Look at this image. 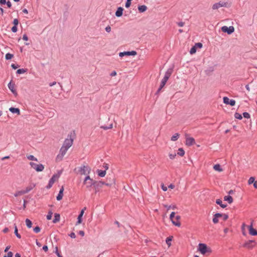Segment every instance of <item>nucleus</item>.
Wrapping results in <instances>:
<instances>
[{"instance_id": "obj_21", "label": "nucleus", "mask_w": 257, "mask_h": 257, "mask_svg": "<svg viewBox=\"0 0 257 257\" xmlns=\"http://www.w3.org/2000/svg\"><path fill=\"white\" fill-rule=\"evenodd\" d=\"M167 80L165 79V78H163V79L162 80L161 84L160 86V87L159 88L157 93H159L160 91L161 90V89L164 87V86L165 85L166 82H167Z\"/></svg>"}, {"instance_id": "obj_1", "label": "nucleus", "mask_w": 257, "mask_h": 257, "mask_svg": "<svg viewBox=\"0 0 257 257\" xmlns=\"http://www.w3.org/2000/svg\"><path fill=\"white\" fill-rule=\"evenodd\" d=\"M73 143V139L70 136V138L66 139L64 142L63 146L60 149V154L57 156V159H58L59 158L60 160L62 159L63 156L66 153L67 150L72 146Z\"/></svg>"}, {"instance_id": "obj_46", "label": "nucleus", "mask_w": 257, "mask_h": 257, "mask_svg": "<svg viewBox=\"0 0 257 257\" xmlns=\"http://www.w3.org/2000/svg\"><path fill=\"white\" fill-rule=\"evenodd\" d=\"M169 158L170 159L173 160L175 158V157L176 156V154L175 153H173V154H169Z\"/></svg>"}, {"instance_id": "obj_51", "label": "nucleus", "mask_w": 257, "mask_h": 257, "mask_svg": "<svg viewBox=\"0 0 257 257\" xmlns=\"http://www.w3.org/2000/svg\"><path fill=\"white\" fill-rule=\"evenodd\" d=\"M175 213L174 212H172L170 215V219H173L175 217Z\"/></svg>"}, {"instance_id": "obj_19", "label": "nucleus", "mask_w": 257, "mask_h": 257, "mask_svg": "<svg viewBox=\"0 0 257 257\" xmlns=\"http://www.w3.org/2000/svg\"><path fill=\"white\" fill-rule=\"evenodd\" d=\"M63 191H64V187L63 186H62L61 188L60 189L59 194L57 196V200L58 201L61 200L63 196Z\"/></svg>"}, {"instance_id": "obj_2", "label": "nucleus", "mask_w": 257, "mask_h": 257, "mask_svg": "<svg viewBox=\"0 0 257 257\" xmlns=\"http://www.w3.org/2000/svg\"><path fill=\"white\" fill-rule=\"evenodd\" d=\"M97 183V182L91 179L89 175H87L85 177L83 184L86 185V187L88 189L91 188L93 185H95Z\"/></svg>"}, {"instance_id": "obj_56", "label": "nucleus", "mask_w": 257, "mask_h": 257, "mask_svg": "<svg viewBox=\"0 0 257 257\" xmlns=\"http://www.w3.org/2000/svg\"><path fill=\"white\" fill-rule=\"evenodd\" d=\"M177 24L179 27H183V26H184L185 23H184V22H178L177 23Z\"/></svg>"}, {"instance_id": "obj_42", "label": "nucleus", "mask_w": 257, "mask_h": 257, "mask_svg": "<svg viewBox=\"0 0 257 257\" xmlns=\"http://www.w3.org/2000/svg\"><path fill=\"white\" fill-rule=\"evenodd\" d=\"M52 214H53V213L51 211H49L48 213V214L47 215V219L48 220H50L52 218Z\"/></svg>"}, {"instance_id": "obj_54", "label": "nucleus", "mask_w": 257, "mask_h": 257, "mask_svg": "<svg viewBox=\"0 0 257 257\" xmlns=\"http://www.w3.org/2000/svg\"><path fill=\"white\" fill-rule=\"evenodd\" d=\"M13 24H14V26H17L19 24V21L17 19H15L13 21Z\"/></svg>"}, {"instance_id": "obj_30", "label": "nucleus", "mask_w": 257, "mask_h": 257, "mask_svg": "<svg viewBox=\"0 0 257 257\" xmlns=\"http://www.w3.org/2000/svg\"><path fill=\"white\" fill-rule=\"evenodd\" d=\"M177 154L179 156H181V157L184 156V155H185V151L183 150V148H179L178 149Z\"/></svg>"}, {"instance_id": "obj_20", "label": "nucleus", "mask_w": 257, "mask_h": 257, "mask_svg": "<svg viewBox=\"0 0 257 257\" xmlns=\"http://www.w3.org/2000/svg\"><path fill=\"white\" fill-rule=\"evenodd\" d=\"M164 207L167 209V211H169L170 209L175 210L177 209V206L175 204H171L170 205H163Z\"/></svg>"}, {"instance_id": "obj_27", "label": "nucleus", "mask_w": 257, "mask_h": 257, "mask_svg": "<svg viewBox=\"0 0 257 257\" xmlns=\"http://www.w3.org/2000/svg\"><path fill=\"white\" fill-rule=\"evenodd\" d=\"M147 9V7L145 5H142L138 7L139 11L140 13H143L145 12Z\"/></svg>"}, {"instance_id": "obj_25", "label": "nucleus", "mask_w": 257, "mask_h": 257, "mask_svg": "<svg viewBox=\"0 0 257 257\" xmlns=\"http://www.w3.org/2000/svg\"><path fill=\"white\" fill-rule=\"evenodd\" d=\"M224 200L225 201H226L228 202V203L229 204H231L233 202V198L232 197L230 196V195H228V196H225L224 197Z\"/></svg>"}, {"instance_id": "obj_26", "label": "nucleus", "mask_w": 257, "mask_h": 257, "mask_svg": "<svg viewBox=\"0 0 257 257\" xmlns=\"http://www.w3.org/2000/svg\"><path fill=\"white\" fill-rule=\"evenodd\" d=\"M216 203L218 205H219L220 206V207H222V208H225L227 206V205L223 204L222 200L221 199H217L216 200Z\"/></svg>"}, {"instance_id": "obj_24", "label": "nucleus", "mask_w": 257, "mask_h": 257, "mask_svg": "<svg viewBox=\"0 0 257 257\" xmlns=\"http://www.w3.org/2000/svg\"><path fill=\"white\" fill-rule=\"evenodd\" d=\"M35 185L34 184H31L28 186H27L25 189H24L25 193H27L32 190L34 187Z\"/></svg>"}, {"instance_id": "obj_37", "label": "nucleus", "mask_w": 257, "mask_h": 257, "mask_svg": "<svg viewBox=\"0 0 257 257\" xmlns=\"http://www.w3.org/2000/svg\"><path fill=\"white\" fill-rule=\"evenodd\" d=\"M172 236H169L166 238V242L169 246L171 245V241L172 240Z\"/></svg>"}, {"instance_id": "obj_39", "label": "nucleus", "mask_w": 257, "mask_h": 257, "mask_svg": "<svg viewBox=\"0 0 257 257\" xmlns=\"http://www.w3.org/2000/svg\"><path fill=\"white\" fill-rule=\"evenodd\" d=\"M27 158L29 160H32V161H38V160L36 158H35L34 156L33 155H29L27 156Z\"/></svg>"}, {"instance_id": "obj_28", "label": "nucleus", "mask_w": 257, "mask_h": 257, "mask_svg": "<svg viewBox=\"0 0 257 257\" xmlns=\"http://www.w3.org/2000/svg\"><path fill=\"white\" fill-rule=\"evenodd\" d=\"M60 216L58 213H55L54 215V218L53 220V223H56L60 220Z\"/></svg>"}, {"instance_id": "obj_49", "label": "nucleus", "mask_w": 257, "mask_h": 257, "mask_svg": "<svg viewBox=\"0 0 257 257\" xmlns=\"http://www.w3.org/2000/svg\"><path fill=\"white\" fill-rule=\"evenodd\" d=\"M202 44L201 43H197L194 45V46H196V48H201L202 47Z\"/></svg>"}, {"instance_id": "obj_40", "label": "nucleus", "mask_w": 257, "mask_h": 257, "mask_svg": "<svg viewBox=\"0 0 257 257\" xmlns=\"http://www.w3.org/2000/svg\"><path fill=\"white\" fill-rule=\"evenodd\" d=\"M197 48H196V46L192 47L190 50V53L191 54H193L196 53Z\"/></svg>"}, {"instance_id": "obj_47", "label": "nucleus", "mask_w": 257, "mask_h": 257, "mask_svg": "<svg viewBox=\"0 0 257 257\" xmlns=\"http://www.w3.org/2000/svg\"><path fill=\"white\" fill-rule=\"evenodd\" d=\"M243 116L244 117H245L246 118H250V114L248 112H244L243 113Z\"/></svg>"}, {"instance_id": "obj_64", "label": "nucleus", "mask_w": 257, "mask_h": 257, "mask_svg": "<svg viewBox=\"0 0 257 257\" xmlns=\"http://www.w3.org/2000/svg\"><path fill=\"white\" fill-rule=\"evenodd\" d=\"M253 187L255 189H257V181H255L254 182V183H253Z\"/></svg>"}, {"instance_id": "obj_35", "label": "nucleus", "mask_w": 257, "mask_h": 257, "mask_svg": "<svg viewBox=\"0 0 257 257\" xmlns=\"http://www.w3.org/2000/svg\"><path fill=\"white\" fill-rule=\"evenodd\" d=\"M25 221H26V224L28 228H31L32 226V221L29 219H28V218H27L26 219Z\"/></svg>"}, {"instance_id": "obj_14", "label": "nucleus", "mask_w": 257, "mask_h": 257, "mask_svg": "<svg viewBox=\"0 0 257 257\" xmlns=\"http://www.w3.org/2000/svg\"><path fill=\"white\" fill-rule=\"evenodd\" d=\"M226 3L223 2H220L214 4L212 6L213 10H217L220 7H226Z\"/></svg>"}, {"instance_id": "obj_5", "label": "nucleus", "mask_w": 257, "mask_h": 257, "mask_svg": "<svg viewBox=\"0 0 257 257\" xmlns=\"http://www.w3.org/2000/svg\"><path fill=\"white\" fill-rule=\"evenodd\" d=\"M221 216H223V221L226 220L228 218V216L226 214H222L217 213L213 215L212 221L214 224H216L219 222V218Z\"/></svg>"}, {"instance_id": "obj_53", "label": "nucleus", "mask_w": 257, "mask_h": 257, "mask_svg": "<svg viewBox=\"0 0 257 257\" xmlns=\"http://www.w3.org/2000/svg\"><path fill=\"white\" fill-rule=\"evenodd\" d=\"M17 30H18L17 27L16 26H14L12 28V31L13 32L16 33V32H17Z\"/></svg>"}, {"instance_id": "obj_4", "label": "nucleus", "mask_w": 257, "mask_h": 257, "mask_svg": "<svg viewBox=\"0 0 257 257\" xmlns=\"http://www.w3.org/2000/svg\"><path fill=\"white\" fill-rule=\"evenodd\" d=\"M198 249L203 255L207 252L210 253L211 252V249L204 243H199Z\"/></svg>"}, {"instance_id": "obj_45", "label": "nucleus", "mask_w": 257, "mask_h": 257, "mask_svg": "<svg viewBox=\"0 0 257 257\" xmlns=\"http://www.w3.org/2000/svg\"><path fill=\"white\" fill-rule=\"evenodd\" d=\"M26 72V70L24 69H19L17 70V74H22Z\"/></svg>"}, {"instance_id": "obj_9", "label": "nucleus", "mask_w": 257, "mask_h": 257, "mask_svg": "<svg viewBox=\"0 0 257 257\" xmlns=\"http://www.w3.org/2000/svg\"><path fill=\"white\" fill-rule=\"evenodd\" d=\"M221 30L224 33H227L228 34H230L234 32V29L232 26H230L229 27H227V26H223L221 28Z\"/></svg>"}, {"instance_id": "obj_52", "label": "nucleus", "mask_w": 257, "mask_h": 257, "mask_svg": "<svg viewBox=\"0 0 257 257\" xmlns=\"http://www.w3.org/2000/svg\"><path fill=\"white\" fill-rule=\"evenodd\" d=\"M13 253L11 251L8 252L7 255H5L4 257H13Z\"/></svg>"}, {"instance_id": "obj_22", "label": "nucleus", "mask_w": 257, "mask_h": 257, "mask_svg": "<svg viewBox=\"0 0 257 257\" xmlns=\"http://www.w3.org/2000/svg\"><path fill=\"white\" fill-rule=\"evenodd\" d=\"M9 110L13 113H17L19 115L20 114V109L18 108L11 107Z\"/></svg>"}, {"instance_id": "obj_38", "label": "nucleus", "mask_w": 257, "mask_h": 257, "mask_svg": "<svg viewBox=\"0 0 257 257\" xmlns=\"http://www.w3.org/2000/svg\"><path fill=\"white\" fill-rule=\"evenodd\" d=\"M234 117L235 118L239 119V120H241L242 118V116L241 114L238 112L235 113Z\"/></svg>"}, {"instance_id": "obj_10", "label": "nucleus", "mask_w": 257, "mask_h": 257, "mask_svg": "<svg viewBox=\"0 0 257 257\" xmlns=\"http://www.w3.org/2000/svg\"><path fill=\"white\" fill-rule=\"evenodd\" d=\"M255 242L254 240H248L245 242L243 246L247 248H252L255 245Z\"/></svg>"}, {"instance_id": "obj_17", "label": "nucleus", "mask_w": 257, "mask_h": 257, "mask_svg": "<svg viewBox=\"0 0 257 257\" xmlns=\"http://www.w3.org/2000/svg\"><path fill=\"white\" fill-rule=\"evenodd\" d=\"M86 210V207H84L83 209H82L79 214V215L78 216L77 218V221L76 222V225L80 224L82 222V217L84 214V211Z\"/></svg>"}, {"instance_id": "obj_43", "label": "nucleus", "mask_w": 257, "mask_h": 257, "mask_svg": "<svg viewBox=\"0 0 257 257\" xmlns=\"http://www.w3.org/2000/svg\"><path fill=\"white\" fill-rule=\"evenodd\" d=\"M99 185H105L107 186H110V185L108 183H106L103 181H99L98 183H97V186H99Z\"/></svg>"}, {"instance_id": "obj_50", "label": "nucleus", "mask_w": 257, "mask_h": 257, "mask_svg": "<svg viewBox=\"0 0 257 257\" xmlns=\"http://www.w3.org/2000/svg\"><path fill=\"white\" fill-rule=\"evenodd\" d=\"M131 1L132 0H127V2L125 3V7L126 8H129L131 4Z\"/></svg>"}, {"instance_id": "obj_31", "label": "nucleus", "mask_w": 257, "mask_h": 257, "mask_svg": "<svg viewBox=\"0 0 257 257\" xmlns=\"http://www.w3.org/2000/svg\"><path fill=\"white\" fill-rule=\"evenodd\" d=\"M97 172L98 175L101 177H104L106 174V171L103 170H98Z\"/></svg>"}, {"instance_id": "obj_8", "label": "nucleus", "mask_w": 257, "mask_h": 257, "mask_svg": "<svg viewBox=\"0 0 257 257\" xmlns=\"http://www.w3.org/2000/svg\"><path fill=\"white\" fill-rule=\"evenodd\" d=\"M181 216L180 215H176L173 219H171L172 224L177 227H180L181 223L180 221Z\"/></svg>"}, {"instance_id": "obj_60", "label": "nucleus", "mask_w": 257, "mask_h": 257, "mask_svg": "<svg viewBox=\"0 0 257 257\" xmlns=\"http://www.w3.org/2000/svg\"><path fill=\"white\" fill-rule=\"evenodd\" d=\"M69 235L71 238H75L76 237L75 234L74 232H71Z\"/></svg>"}, {"instance_id": "obj_48", "label": "nucleus", "mask_w": 257, "mask_h": 257, "mask_svg": "<svg viewBox=\"0 0 257 257\" xmlns=\"http://www.w3.org/2000/svg\"><path fill=\"white\" fill-rule=\"evenodd\" d=\"M40 230H41V229H40V227H39V226H36L34 228V231L36 233L39 232L40 231Z\"/></svg>"}, {"instance_id": "obj_23", "label": "nucleus", "mask_w": 257, "mask_h": 257, "mask_svg": "<svg viewBox=\"0 0 257 257\" xmlns=\"http://www.w3.org/2000/svg\"><path fill=\"white\" fill-rule=\"evenodd\" d=\"M123 10V9L122 8H121V7L118 8L117 9L116 12H115L116 16L118 17L121 16L122 15Z\"/></svg>"}, {"instance_id": "obj_33", "label": "nucleus", "mask_w": 257, "mask_h": 257, "mask_svg": "<svg viewBox=\"0 0 257 257\" xmlns=\"http://www.w3.org/2000/svg\"><path fill=\"white\" fill-rule=\"evenodd\" d=\"M247 227L245 223H242V225H241V231H242V233L243 235L245 236L246 235V231H245V227Z\"/></svg>"}, {"instance_id": "obj_11", "label": "nucleus", "mask_w": 257, "mask_h": 257, "mask_svg": "<svg viewBox=\"0 0 257 257\" xmlns=\"http://www.w3.org/2000/svg\"><path fill=\"white\" fill-rule=\"evenodd\" d=\"M137 55V52L135 51H125L123 52H120L119 53V56L121 57L124 56H135Z\"/></svg>"}, {"instance_id": "obj_18", "label": "nucleus", "mask_w": 257, "mask_h": 257, "mask_svg": "<svg viewBox=\"0 0 257 257\" xmlns=\"http://www.w3.org/2000/svg\"><path fill=\"white\" fill-rule=\"evenodd\" d=\"M173 69L172 68H169L168 69L167 71L166 72L165 74V76L164 77V78L166 80H168L170 77L171 76V74L173 73Z\"/></svg>"}, {"instance_id": "obj_36", "label": "nucleus", "mask_w": 257, "mask_h": 257, "mask_svg": "<svg viewBox=\"0 0 257 257\" xmlns=\"http://www.w3.org/2000/svg\"><path fill=\"white\" fill-rule=\"evenodd\" d=\"M15 235L17 236V237L19 238H21V235L18 233V229L17 227V226L15 225V232H14Z\"/></svg>"}, {"instance_id": "obj_55", "label": "nucleus", "mask_w": 257, "mask_h": 257, "mask_svg": "<svg viewBox=\"0 0 257 257\" xmlns=\"http://www.w3.org/2000/svg\"><path fill=\"white\" fill-rule=\"evenodd\" d=\"M161 187H162V190L164 191H166L168 189L167 187L166 186H165L164 184L162 185Z\"/></svg>"}, {"instance_id": "obj_61", "label": "nucleus", "mask_w": 257, "mask_h": 257, "mask_svg": "<svg viewBox=\"0 0 257 257\" xmlns=\"http://www.w3.org/2000/svg\"><path fill=\"white\" fill-rule=\"evenodd\" d=\"M56 254H57V255L59 257H62V256L60 255L59 252H58V247H56Z\"/></svg>"}, {"instance_id": "obj_29", "label": "nucleus", "mask_w": 257, "mask_h": 257, "mask_svg": "<svg viewBox=\"0 0 257 257\" xmlns=\"http://www.w3.org/2000/svg\"><path fill=\"white\" fill-rule=\"evenodd\" d=\"M213 169L217 171L218 172H222L223 171L221 167V166L219 164H216L213 166Z\"/></svg>"}, {"instance_id": "obj_13", "label": "nucleus", "mask_w": 257, "mask_h": 257, "mask_svg": "<svg viewBox=\"0 0 257 257\" xmlns=\"http://www.w3.org/2000/svg\"><path fill=\"white\" fill-rule=\"evenodd\" d=\"M223 102L226 104H229L231 106H234L235 104V101L234 99H229L227 97H224L223 98Z\"/></svg>"}, {"instance_id": "obj_41", "label": "nucleus", "mask_w": 257, "mask_h": 257, "mask_svg": "<svg viewBox=\"0 0 257 257\" xmlns=\"http://www.w3.org/2000/svg\"><path fill=\"white\" fill-rule=\"evenodd\" d=\"M14 55L10 53H7L6 55V59L7 60H10L13 57Z\"/></svg>"}, {"instance_id": "obj_57", "label": "nucleus", "mask_w": 257, "mask_h": 257, "mask_svg": "<svg viewBox=\"0 0 257 257\" xmlns=\"http://www.w3.org/2000/svg\"><path fill=\"white\" fill-rule=\"evenodd\" d=\"M105 31L107 32H110V31H111V28L110 26H107L106 28H105Z\"/></svg>"}, {"instance_id": "obj_44", "label": "nucleus", "mask_w": 257, "mask_h": 257, "mask_svg": "<svg viewBox=\"0 0 257 257\" xmlns=\"http://www.w3.org/2000/svg\"><path fill=\"white\" fill-rule=\"evenodd\" d=\"M254 178L253 177H251L249 178V179L248 180V184H251L254 183Z\"/></svg>"}, {"instance_id": "obj_63", "label": "nucleus", "mask_w": 257, "mask_h": 257, "mask_svg": "<svg viewBox=\"0 0 257 257\" xmlns=\"http://www.w3.org/2000/svg\"><path fill=\"white\" fill-rule=\"evenodd\" d=\"M6 4L8 8H10L12 7V4L10 2L8 1L6 3Z\"/></svg>"}, {"instance_id": "obj_62", "label": "nucleus", "mask_w": 257, "mask_h": 257, "mask_svg": "<svg viewBox=\"0 0 257 257\" xmlns=\"http://www.w3.org/2000/svg\"><path fill=\"white\" fill-rule=\"evenodd\" d=\"M6 0H0V4L5 5L6 4Z\"/></svg>"}, {"instance_id": "obj_59", "label": "nucleus", "mask_w": 257, "mask_h": 257, "mask_svg": "<svg viewBox=\"0 0 257 257\" xmlns=\"http://www.w3.org/2000/svg\"><path fill=\"white\" fill-rule=\"evenodd\" d=\"M23 39L25 41H27L28 40V37L26 34H24L23 36Z\"/></svg>"}, {"instance_id": "obj_58", "label": "nucleus", "mask_w": 257, "mask_h": 257, "mask_svg": "<svg viewBox=\"0 0 257 257\" xmlns=\"http://www.w3.org/2000/svg\"><path fill=\"white\" fill-rule=\"evenodd\" d=\"M43 249L45 251L47 252L48 250V247L47 245H44L43 246Z\"/></svg>"}, {"instance_id": "obj_3", "label": "nucleus", "mask_w": 257, "mask_h": 257, "mask_svg": "<svg viewBox=\"0 0 257 257\" xmlns=\"http://www.w3.org/2000/svg\"><path fill=\"white\" fill-rule=\"evenodd\" d=\"M61 173H59L58 174H54L52 176V178L50 179L48 184L46 186V188L47 189H50L54 183L58 180L59 178L60 177Z\"/></svg>"}, {"instance_id": "obj_32", "label": "nucleus", "mask_w": 257, "mask_h": 257, "mask_svg": "<svg viewBox=\"0 0 257 257\" xmlns=\"http://www.w3.org/2000/svg\"><path fill=\"white\" fill-rule=\"evenodd\" d=\"M25 194H26L25 192V191H24V190H23L17 191L15 193L14 196L15 197H18V196L22 195Z\"/></svg>"}, {"instance_id": "obj_7", "label": "nucleus", "mask_w": 257, "mask_h": 257, "mask_svg": "<svg viewBox=\"0 0 257 257\" xmlns=\"http://www.w3.org/2000/svg\"><path fill=\"white\" fill-rule=\"evenodd\" d=\"M30 165L37 172H41L43 171L44 169V166L42 164H37L33 162H30Z\"/></svg>"}, {"instance_id": "obj_34", "label": "nucleus", "mask_w": 257, "mask_h": 257, "mask_svg": "<svg viewBox=\"0 0 257 257\" xmlns=\"http://www.w3.org/2000/svg\"><path fill=\"white\" fill-rule=\"evenodd\" d=\"M179 138V134L178 133H176L171 137V140L172 141H176Z\"/></svg>"}, {"instance_id": "obj_16", "label": "nucleus", "mask_w": 257, "mask_h": 257, "mask_svg": "<svg viewBox=\"0 0 257 257\" xmlns=\"http://www.w3.org/2000/svg\"><path fill=\"white\" fill-rule=\"evenodd\" d=\"M249 233L251 235H257V230L253 228L252 223H251L250 225L248 226Z\"/></svg>"}, {"instance_id": "obj_6", "label": "nucleus", "mask_w": 257, "mask_h": 257, "mask_svg": "<svg viewBox=\"0 0 257 257\" xmlns=\"http://www.w3.org/2000/svg\"><path fill=\"white\" fill-rule=\"evenodd\" d=\"M91 171V168L88 166H81L79 170L81 175H89Z\"/></svg>"}, {"instance_id": "obj_12", "label": "nucleus", "mask_w": 257, "mask_h": 257, "mask_svg": "<svg viewBox=\"0 0 257 257\" xmlns=\"http://www.w3.org/2000/svg\"><path fill=\"white\" fill-rule=\"evenodd\" d=\"M195 143V140L192 137H189L186 136L185 144L188 146H191Z\"/></svg>"}, {"instance_id": "obj_15", "label": "nucleus", "mask_w": 257, "mask_h": 257, "mask_svg": "<svg viewBox=\"0 0 257 257\" xmlns=\"http://www.w3.org/2000/svg\"><path fill=\"white\" fill-rule=\"evenodd\" d=\"M8 87L14 95L17 94V90L15 89V84L12 81L8 84Z\"/></svg>"}]
</instances>
